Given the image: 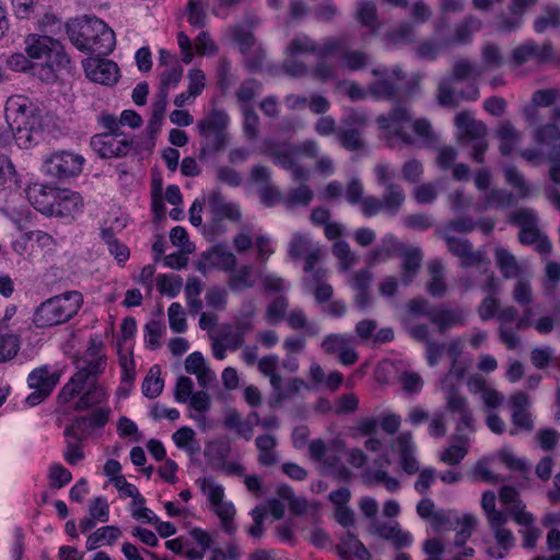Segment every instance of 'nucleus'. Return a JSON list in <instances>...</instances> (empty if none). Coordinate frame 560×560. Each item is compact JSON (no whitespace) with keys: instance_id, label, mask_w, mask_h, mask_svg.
<instances>
[{"instance_id":"72a5a7b5","label":"nucleus","mask_w":560,"mask_h":560,"mask_svg":"<svg viewBox=\"0 0 560 560\" xmlns=\"http://www.w3.org/2000/svg\"><path fill=\"white\" fill-rule=\"evenodd\" d=\"M422 255L419 249H412L405 254L401 269V280L405 284L412 282L421 267Z\"/></svg>"},{"instance_id":"5fc2aeb1","label":"nucleus","mask_w":560,"mask_h":560,"mask_svg":"<svg viewBox=\"0 0 560 560\" xmlns=\"http://www.w3.org/2000/svg\"><path fill=\"white\" fill-rule=\"evenodd\" d=\"M432 277L430 281L427 283V291L432 296H443L447 290L444 278L441 273V266H432L431 267Z\"/></svg>"},{"instance_id":"2f4dec72","label":"nucleus","mask_w":560,"mask_h":560,"mask_svg":"<svg viewBox=\"0 0 560 560\" xmlns=\"http://www.w3.org/2000/svg\"><path fill=\"white\" fill-rule=\"evenodd\" d=\"M560 26V9L555 5H546L542 14L534 21V30L537 33H544L547 28H557Z\"/></svg>"},{"instance_id":"603ef678","label":"nucleus","mask_w":560,"mask_h":560,"mask_svg":"<svg viewBox=\"0 0 560 560\" xmlns=\"http://www.w3.org/2000/svg\"><path fill=\"white\" fill-rule=\"evenodd\" d=\"M242 113L244 117L243 130L245 136L254 140L258 136L259 130V117L256 114L253 105H246L242 107Z\"/></svg>"},{"instance_id":"c9c22d12","label":"nucleus","mask_w":560,"mask_h":560,"mask_svg":"<svg viewBox=\"0 0 560 560\" xmlns=\"http://www.w3.org/2000/svg\"><path fill=\"white\" fill-rule=\"evenodd\" d=\"M338 141L342 148L351 152H360L365 148L362 135L357 128L342 129L338 133Z\"/></svg>"},{"instance_id":"c756f323","label":"nucleus","mask_w":560,"mask_h":560,"mask_svg":"<svg viewBox=\"0 0 560 560\" xmlns=\"http://www.w3.org/2000/svg\"><path fill=\"white\" fill-rule=\"evenodd\" d=\"M482 22L474 16L467 15L463 21L455 25L454 36L457 43H469L474 33L480 31Z\"/></svg>"},{"instance_id":"774afa93","label":"nucleus","mask_w":560,"mask_h":560,"mask_svg":"<svg viewBox=\"0 0 560 560\" xmlns=\"http://www.w3.org/2000/svg\"><path fill=\"white\" fill-rule=\"evenodd\" d=\"M287 308V298L284 295H278L267 306L266 315L270 320L280 322L284 318Z\"/></svg>"},{"instance_id":"a211bd4d","label":"nucleus","mask_w":560,"mask_h":560,"mask_svg":"<svg viewBox=\"0 0 560 560\" xmlns=\"http://www.w3.org/2000/svg\"><path fill=\"white\" fill-rule=\"evenodd\" d=\"M445 243L450 253L460 259L463 267L479 266L482 256L479 252H474L471 243L468 240H460L455 236H446Z\"/></svg>"},{"instance_id":"4c0bfd02","label":"nucleus","mask_w":560,"mask_h":560,"mask_svg":"<svg viewBox=\"0 0 560 560\" xmlns=\"http://www.w3.org/2000/svg\"><path fill=\"white\" fill-rule=\"evenodd\" d=\"M325 277L326 271L324 269L317 268V270L314 271L313 280L316 283V287L313 294L318 304L329 302L334 294V289L329 283L325 282Z\"/></svg>"},{"instance_id":"20e7f679","label":"nucleus","mask_w":560,"mask_h":560,"mask_svg":"<svg viewBox=\"0 0 560 560\" xmlns=\"http://www.w3.org/2000/svg\"><path fill=\"white\" fill-rule=\"evenodd\" d=\"M228 115L219 109H212L197 122L201 138L198 158L205 160L208 155L222 152L228 147Z\"/></svg>"},{"instance_id":"79ce46f5","label":"nucleus","mask_w":560,"mask_h":560,"mask_svg":"<svg viewBox=\"0 0 560 560\" xmlns=\"http://www.w3.org/2000/svg\"><path fill=\"white\" fill-rule=\"evenodd\" d=\"M515 202L513 194L504 189H492L485 198L486 208L504 209L513 206Z\"/></svg>"},{"instance_id":"aec40b11","label":"nucleus","mask_w":560,"mask_h":560,"mask_svg":"<svg viewBox=\"0 0 560 560\" xmlns=\"http://www.w3.org/2000/svg\"><path fill=\"white\" fill-rule=\"evenodd\" d=\"M534 141L540 145H552L548 154V161L560 160V128L555 122L540 125L534 131Z\"/></svg>"},{"instance_id":"f03ea898","label":"nucleus","mask_w":560,"mask_h":560,"mask_svg":"<svg viewBox=\"0 0 560 560\" xmlns=\"http://www.w3.org/2000/svg\"><path fill=\"white\" fill-rule=\"evenodd\" d=\"M82 208V196L68 188L43 185L37 196V212L46 217L74 218Z\"/></svg>"},{"instance_id":"7ed1b4c3","label":"nucleus","mask_w":560,"mask_h":560,"mask_svg":"<svg viewBox=\"0 0 560 560\" xmlns=\"http://www.w3.org/2000/svg\"><path fill=\"white\" fill-rule=\"evenodd\" d=\"M70 63L65 46L59 39L37 35V79L45 84H54L58 72Z\"/></svg>"},{"instance_id":"ddd939ff","label":"nucleus","mask_w":560,"mask_h":560,"mask_svg":"<svg viewBox=\"0 0 560 560\" xmlns=\"http://www.w3.org/2000/svg\"><path fill=\"white\" fill-rule=\"evenodd\" d=\"M86 77L96 83L112 85L118 81L119 68L116 62L102 58H89L83 62Z\"/></svg>"},{"instance_id":"6ab92c4d","label":"nucleus","mask_w":560,"mask_h":560,"mask_svg":"<svg viewBox=\"0 0 560 560\" xmlns=\"http://www.w3.org/2000/svg\"><path fill=\"white\" fill-rule=\"evenodd\" d=\"M336 553L343 560H370L371 553L351 532H347L335 546Z\"/></svg>"},{"instance_id":"8fccbe9b","label":"nucleus","mask_w":560,"mask_h":560,"mask_svg":"<svg viewBox=\"0 0 560 560\" xmlns=\"http://www.w3.org/2000/svg\"><path fill=\"white\" fill-rule=\"evenodd\" d=\"M480 75L481 71L467 59L456 61L452 68V79L454 81H465L470 78L477 79Z\"/></svg>"},{"instance_id":"0eeeda50","label":"nucleus","mask_w":560,"mask_h":560,"mask_svg":"<svg viewBox=\"0 0 560 560\" xmlns=\"http://www.w3.org/2000/svg\"><path fill=\"white\" fill-rule=\"evenodd\" d=\"M85 164V159L77 153L60 150L51 153L43 162V172L60 182L78 177Z\"/></svg>"},{"instance_id":"9b49d317","label":"nucleus","mask_w":560,"mask_h":560,"mask_svg":"<svg viewBox=\"0 0 560 560\" xmlns=\"http://www.w3.org/2000/svg\"><path fill=\"white\" fill-rule=\"evenodd\" d=\"M177 43L180 49L182 61L186 65L190 63L195 54L203 57L206 55H214L219 51L217 44L210 38L208 32H200L195 40V51L189 36L185 32L177 33Z\"/></svg>"},{"instance_id":"bb28decb","label":"nucleus","mask_w":560,"mask_h":560,"mask_svg":"<svg viewBox=\"0 0 560 560\" xmlns=\"http://www.w3.org/2000/svg\"><path fill=\"white\" fill-rule=\"evenodd\" d=\"M357 19L359 23L369 28L371 33H376L382 25L377 14V8L372 1H362L358 4Z\"/></svg>"},{"instance_id":"58836bf2","label":"nucleus","mask_w":560,"mask_h":560,"mask_svg":"<svg viewBox=\"0 0 560 560\" xmlns=\"http://www.w3.org/2000/svg\"><path fill=\"white\" fill-rule=\"evenodd\" d=\"M187 22L196 27L202 28L206 26L207 13L205 10L203 0H188L186 5Z\"/></svg>"},{"instance_id":"5701e85b","label":"nucleus","mask_w":560,"mask_h":560,"mask_svg":"<svg viewBox=\"0 0 560 560\" xmlns=\"http://www.w3.org/2000/svg\"><path fill=\"white\" fill-rule=\"evenodd\" d=\"M25 51L15 52L8 59V66L13 71L27 72L33 69V59L35 58V35L28 34L25 38Z\"/></svg>"},{"instance_id":"dca6fc26","label":"nucleus","mask_w":560,"mask_h":560,"mask_svg":"<svg viewBox=\"0 0 560 560\" xmlns=\"http://www.w3.org/2000/svg\"><path fill=\"white\" fill-rule=\"evenodd\" d=\"M550 54V45H544L542 47H539L535 43H526L513 49L511 55V62L514 67H521L530 60L541 63L548 60Z\"/></svg>"},{"instance_id":"37998d69","label":"nucleus","mask_w":560,"mask_h":560,"mask_svg":"<svg viewBox=\"0 0 560 560\" xmlns=\"http://www.w3.org/2000/svg\"><path fill=\"white\" fill-rule=\"evenodd\" d=\"M231 38L237 44L241 54H247L248 50L257 45L254 33L238 25L231 30Z\"/></svg>"},{"instance_id":"f257e3e1","label":"nucleus","mask_w":560,"mask_h":560,"mask_svg":"<svg viewBox=\"0 0 560 560\" xmlns=\"http://www.w3.org/2000/svg\"><path fill=\"white\" fill-rule=\"evenodd\" d=\"M70 42L82 52L97 57L109 55L116 44L114 31L96 16H83L67 24Z\"/></svg>"},{"instance_id":"6e6d98bb","label":"nucleus","mask_w":560,"mask_h":560,"mask_svg":"<svg viewBox=\"0 0 560 560\" xmlns=\"http://www.w3.org/2000/svg\"><path fill=\"white\" fill-rule=\"evenodd\" d=\"M230 452L229 446L221 441L209 442L205 450V456L210 463L218 462L223 465L228 454Z\"/></svg>"},{"instance_id":"13d9d810","label":"nucleus","mask_w":560,"mask_h":560,"mask_svg":"<svg viewBox=\"0 0 560 560\" xmlns=\"http://www.w3.org/2000/svg\"><path fill=\"white\" fill-rule=\"evenodd\" d=\"M170 327L174 332H185L187 329L186 318L183 307L179 303L174 302L168 307Z\"/></svg>"},{"instance_id":"de8ad7c7","label":"nucleus","mask_w":560,"mask_h":560,"mask_svg":"<svg viewBox=\"0 0 560 560\" xmlns=\"http://www.w3.org/2000/svg\"><path fill=\"white\" fill-rule=\"evenodd\" d=\"M260 88L261 84L256 79H246L240 84L235 96L237 102L241 103L242 107L246 105H253L252 102Z\"/></svg>"},{"instance_id":"7c9ffc66","label":"nucleus","mask_w":560,"mask_h":560,"mask_svg":"<svg viewBox=\"0 0 560 560\" xmlns=\"http://www.w3.org/2000/svg\"><path fill=\"white\" fill-rule=\"evenodd\" d=\"M63 433L67 440L86 441L92 433L89 419L83 416L73 418L71 423L66 427Z\"/></svg>"},{"instance_id":"412c9836","label":"nucleus","mask_w":560,"mask_h":560,"mask_svg":"<svg viewBox=\"0 0 560 560\" xmlns=\"http://www.w3.org/2000/svg\"><path fill=\"white\" fill-rule=\"evenodd\" d=\"M254 325L248 319H237L234 326H226L222 329L221 339L230 350L240 349L245 342V336L252 331Z\"/></svg>"},{"instance_id":"f3484780","label":"nucleus","mask_w":560,"mask_h":560,"mask_svg":"<svg viewBox=\"0 0 560 560\" xmlns=\"http://www.w3.org/2000/svg\"><path fill=\"white\" fill-rule=\"evenodd\" d=\"M494 135L499 140V151L503 156H510L523 138V132L517 130L509 119L499 121Z\"/></svg>"},{"instance_id":"09e8293b","label":"nucleus","mask_w":560,"mask_h":560,"mask_svg":"<svg viewBox=\"0 0 560 560\" xmlns=\"http://www.w3.org/2000/svg\"><path fill=\"white\" fill-rule=\"evenodd\" d=\"M244 57V66L250 73H258L264 68L266 58L265 49L261 45L257 44L247 54H242Z\"/></svg>"},{"instance_id":"6e6552de","label":"nucleus","mask_w":560,"mask_h":560,"mask_svg":"<svg viewBox=\"0 0 560 560\" xmlns=\"http://www.w3.org/2000/svg\"><path fill=\"white\" fill-rule=\"evenodd\" d=\"M339 56L345 67L351 71H360L366 68L369 55L360 49H349L348 38L345 36L329 38L320 49V57L328 58Z\"/></svg>"},{"instance_id":"cd10ccee","label":"nucleus","mask_w":560,"mask_h":560,"mask_svg":"<svg viewBox=\"0 0 560 560\" xmlns=\"http://www.w3.org/2000/svg\"><path fill=\"white\" fill-rule=\"evenodd\" d=\"M405 199L406 196L402 187L399 184H395L385 187L381 200L384 207V211L392 215H395L401 208L402 203L405 202Z\"/></svg>"},{"instance_id":"a19ab883","label":"nucleus","mask_w":560,"mask_h":560,"mask_svg":"<svg viewBox=\"0 0 560 560\" xmlns=\"http://www.w3.org/2000/svg\"><path fill=\"white\" fill-rule=\"evenodd\" d=\"M481 61L486 69H498L504 62L500 47L494 43H486L481 48Z\"/></svg>"},{"instance_id":"e2e57ef3","label":"nucleus","mask_w":560,"mask_h":560,"mask_svg":"<svg viewBox=\"0 0 560 560\" xmlns=\"http://www.w3.org/2000/svg\"><path fill=\"white\" fill-rule=\"evenodd\" d=\"M20 348L18 337L14 335H0V362L12 359Z\"/></svg>"},{"instance_id":"2eb2a0df","label":"nucleus","mask_w":560,"mask_h":560,"mask_svg":"<svg viewBox=\"0 0 560 560\" xmlns=\"http://www.w3.org/2000/svg\"><path fill=\"white\" fill-rule=\"evenodd\" d=\"M5 117L9 125L35 121V109L32 101L24 95L9 97L5 104Z\"/></svg>"},{"instance_id":"4468645a","label":"nucleus","mask_w":560,"mask_h":560,"mask_svg":"<svg viewBox=\"0 0 560 560\" xmlns=\"http://www.w3.org/2000/svg\"><path fill=\"white\" fill-rule=\"evenodd\" d=\"M446 410L451 413H457L459 416L458 422L456 423V432L460 433L464 430L470 432L475 431V419L472 411L468 406L467 398L453 389L446 399Z\"/></svg>"},{"instance_id":"49530a36","label":"nucleus","mask_w":560,"mask_h":560,"mask_svg":"<svg viewBox=\"0 0 560 560\" xmlns=\"http://www.w3.org/2000/svg\"><path fill=\"white\" fill-rule=\"evenodd\" d=\"M15 185L21 187L15 166L11 159L4 154H0V186Z\"/></svg>"},{"instance_id":"39448f33","label":"nucleus","mask_w":560,"mask_h":560,"mask_svg":"<svg viewBox=\"0 0 560 560\" xmlns=\"http://www.w3.org/2000/svg\"><path fill=\"white\" fill-rule=\"evenodd\" d=\"M83 296L78 291H68L52 296L37 306V327H52L70 320L78 314Z\"/></svg>"},{"instance_id":"3c124183","label":"nucleus","mask_w":560,"mask_h":560,"mask_svg":"<svg viewBox=\"0 0 560 560\" xmlns=\"http://www.w3.org/2000/svg\"><path fill=\"white\" fill-rule=\"evenodd\" d=\"M481 506L487 514L489 523L495 522L500 524V522H508L506 515L502 511H498L495 509V495L492 491H486L482 494Z\"/></svg>"},{"instance_id":"423d86ee","label":"nucleus","mask_w":560,"mask_h":560,"mask_svg":"<svg viewBox=\"0 0 560 560\" xmlns=\"http://www.w3.org/2000/svg\"><path fill=\"white\" fill-rule=\"evenodd\" d=\"M372 74L377 79L369 84V93L376 100L401 103L407 98L408 92L402 85L406 74L399 68L392 71L387 69H373Z\"/></svg>"},{"instance_id":"f704fd0d","label":"nucleus","mask_w":560,"mask_h":560,"mask_svg":"<svg viewBox=\"0 0 560 560\" xmlns=\"http://www.w3.org/2000/svg\"><path fill=\"white\" fill-rule=\"evenodd\" d=\"M161 370L159 365L150 369L142 383V393L145 397L153 399L160 396L164 387V381L160 376Z\"/></svg>"},{"instance_id":"338daca9","label":"nucleus","mask_w":560,"mask_h":560,"mask_svg":"<svg viewBox=\"0 0 560 560\" xmlns=\"http://www.w3.org/2000/svg\"><path fill=\"white\" fill-rule=\"evenodd\" d=\"M436 100L443 107L456 108L459 105L455 91L448 83L439 84Z\"/></svg>"},{"instance_id":"69168bd1","label":"nucleus","mask_w":560,"mask_h":560,"mask_svg":"<svg viewBox=\"0 0 560 560\" xmlns=\"http://www.w3.org/2000/svg\"><path fill=\"white\" fill-rule=\"evenodd\" d=\"M72 475L69 469L60 464L54 465L49 471V485L54 489H60L71 481Z\"/></svg>"},{"instance_id":"a18cd8bd","label":"nucleus","mask_w":560,"mask_h":560,"mask_svg":"<svg viewBox=\"0 0 560 560\" xmlns=\"http://www.w3.org/2000/svg\"><path fill=\"white\" fill-rule=\"evenodd\" d=\"M505 180L516 190L517 197L521 199L530 196V188L527 185L524 176L517 171L516 167L510 166L504 172Z\"/></svg>"},{"instance_id":"680f3d73","label":"nucleus","mask_w":560,"mask_h":560,"mask_svg":"<svg viewBox=\"0 0 560 560\" xmlns=\"http://www.w3.org/2000/svg\"><path fill=\"white\" fill-rule=\"evenodd\" d=\"M158 289L161 293H166L174 298L179 293L182 279L178 276L159 275L156 279Z\"/></svg>"},{"instance_id":"473e14b6","label":"nucleus","mask_w":560,"mask_h":560,"mask_svg":"<svg viewBox=\"0 0 560 560\" xmlns=\"http://www.w3.org/2000/svg\"><path fill=\"white\" fill-rule=\"evenodd\" d=\"M495 260L505 279L517 277L521 273V268L515 257L506 249L498 248L495 250Z\"/></svg>"},{"instance_id":"c85d7f7f","label":"nucleus","mask_w":560,"mask_h":560,"mask_svg":"<svg viewBox=\"0 0 560 560\" xmlns=\"http://www.w3.org/2000/svg\"><path fill=\"white\" fill-rule=\"evenodd\" d=\"M256 447L259 451L258 462L262 466H272L276 464L275 448L277 440L270 434H262L255 440Z\"/></svg>"},{"instance_id":"b1692460","label":"nucleus","mask_w":560,"mask_h":560,"mask_svg":"<svg viewBox=\"0 0 560 560\" xmlns=\"http://www.w3.org/2000/svg\"><path fill=\"white\" fill-rule=\"evenodd\" d=\"M429 320L436 326L440 334H445L453 326L462 323L460 313L448 308H430Z\"/></svg>"},{"instance_id":"c03bdc74","label":"nucleus","mask_w":560,"mask_h":560,"mask_svg":"<svg viewBox=\"0 0 560 560\" xmlns=\"http://www.w3.org/2000/svg\"><path fill=\"white\" fill-rule=\"evenodd\" d=\"M310 238L301 234H294L289 243L288 255L293 261L301 260L312 248Z\"/></svg>"},{"instance_id":"1a4fd4ad","label":"nucleus","mask_w":560,"mask_h":560,"mask_svg":"<svg viewBox=\"0 0 560 560\" xmlns=\"http://www.w3.org/2000/svg\"><path fill=\"white\" fill-rule=\"evenodd\" d=\"M90 145L102 159L125 158L132 150L137 151L133 140L127 139L122 132L94 135Z\"/></svg>"},{"instance_id":"0e129e2a","label":"nucleus","mask_w":560,"mask_h":560,"mask_svg":"<svg viewBox=\"0 0 560 560\" xmlns=\"http://www.w3.org/2000/svg\"><path fill=\"white\" fill-rule=\"evenodd\" d=\"M105 394L102 392H97L96 388H90L85 393H83L78 401L74 404V410L83 411L92 408L93 406L100 404L104 400Z\"/></svg>"},{"instance_id":"4d7b16f0","label":"nucleus","mask_w":560,"mask_h":560,"mask_svg":"<svg viewBox=\"0 0 560 560\" xmlns=\"http://www.w3.org/2000/svg\"><path fill=\"white\" fill-rule=\"evenodd\" d=\"M322 60H318L316 65L313 68V74L316 79H318L320 82H328L336 80L338 77V69L337 67L328 62L326 58L322 57Z\"/></svg>"},{"instance_id":"052dcab7","label":"nucleus","mask_w":560,"mask_h":560,"mask_svg":"<svg viewBox=\"0 0 560 560\" xmlns=\"http://www.w3.org/2000/svg\"><path fill=\"white\" fill-rule=\"evenodd\" d=\"M165 330V327L161 320L152 319L145 325L147 332V347L150 349H156L161 347V338Z\"/></svg>"},{"instance_id":"a878e982","label":"nucleus","mask_w":560,"mask_h":560,"mask_svg":"<svg viewBox=\"0 0 560 560\" xmlns=\"http://www.w3.org/2000/svg\"><path fill=\"white\" fill-rule=\"evenodd\" d=\"M60 372H50L48 366L37 369V402L47 398L60 380Z\"/></svg>"},{"instance_id":"f8f14e48","label":"nucleus","mask_w":560,"mask_h":560,"mask_svg":"<svg viewBox=\"0 0 560 560\" xmlns=\"http://www.w3.org/2000/svg\"><path fill=\"white\" fill-rule=\"evenodd\" d=\"M411 120L407 108L401 105L394 106L386 115H380L376 122L382 130L392 131V136L400 139L406 144H412L413 140L408 135L404 125Z\"/></svg>"},{"instance_id":"864d4df0","label":"nucleus","mask_w":560,"mask_h":560,"mask_svg":"<svg viewBox=\"0 0 560 560\" xmlns=\"http://www.w3.org/2000/svg\"><path fill=\"white\" fill-rule=\"evenodd\" d=\"M214 511L221 521L223 530L229 535H233L236 530V526L233 522L235 516L234 506L231 503H226L217 506Z\"/></svg>"},{"instance_id":"bf43d9fd","label":"nucleus","mask_w":560,"mask_h":560,"mask_svg":"<svg viewBox=\"0 0 560 560\" xmlns=\"http://www.w3.org/2000/svg\"><path fill=\"white\" fill-rule=\"evenodd\" d=\"M413 27L409 23H401L396 28L392 30L387 36L388 39L395 45L410 44L413 42Z\"/></svg>"},{"instance_id":"4be33fe9","label":"nucleus","mask_w":560,"mask_h":560,"mask_svg":"<svg viewBox=\"0 0 560 560\" xmlns=\"http://www.w3.org/2000/svg\"><path fill=\"white\" fill-rule=\"evenodd\" d=\"M538 0H511L509 10L511 16L500 18V27L504 31H513L521 26L525 12L537 4Z\"/></svg>"},{"instance_id":"e433bc0d","label":"nucleus","mask_w":560,"mask_h":560,"mask_svg":"<svg viewBox=\"0 0 560 560\" xmlns=\"http://www.w3.org/2000/svg\"><path fill=\"white\" fill-rule=\"evenodd\" d=\"M21 235L13 242V250L24 257H31L34 249L33 230L22 223H18Z\"/></svg>"},{"instance_id":"393cba45","label":"nucleus","mask_w":560,"mask_h":560,"mask_svg":"<svg viewBox=\"0 0 560 560\" xmlns=\"http://www.w3.org/2000/svg\"><path fill=\"white\" fill-rule=\"evenodd\" d=\"M453 441L457 444H451L440 455V459L451 466L458 465L468 453L469 439L466 435L456 434L453 436Z\"/></svg>"},{"instance_id":"9d476101","label":"nucleus","mask_w":560,"mask_h":560,"mask_svg":"<svg viewBox=\"0 0 560 560\" xmlns=\"http://www.w3.org/2000/svg\"><path fill=\"white\" fill-rule=\"evenodd\" d=\"M209 211L211 219L208 226L213 234H221L224 231L222 224L224 219L238 222L242 218L240 209L235 205L226 202L218 191H213L209 196Z\"/></svg>"},{"instance_id":"ea45409f","label":"nucleus","mask_w":560,"mask_h":560,"mask_svg":"<svg viewBox=\"0 0 560 560\" xmlns=\"http://www.w3.org/2000/svg\"><path fill=\"white\" fill-rule=\"evenodd\" d=\"M35 121H30V124H21V125H9L15 143L20 149L30 150L33 147V129Z\"/></svg>"}]
</instances>
